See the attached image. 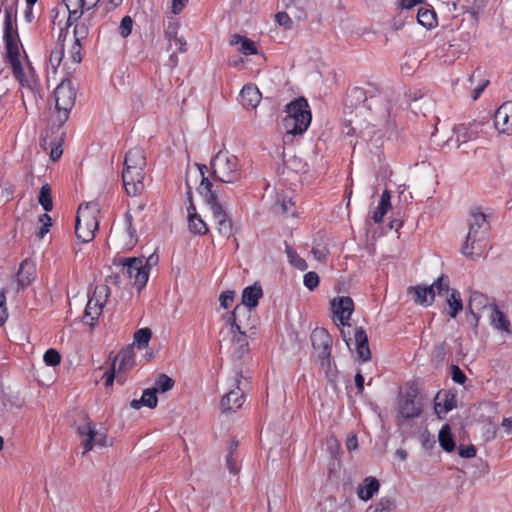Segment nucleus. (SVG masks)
<instances>
[{
  "mask_svg": "<svg viewBox=\"0 0 512 512\" xmlns=\"http://www.w3.org/2000/svg\"><path fill=\"white\" fill-rule=\"evenodd\" d=\"M456 407V398L454 394L449 392H438L435 397V412L441 417V414H446Z\"/></svg>",
  "mask_w": 512,
  "mask_h": 512,
  "instance_id": "b1692460",
  "label": "nucleus"
},
{
  "mask_svg": "<svg viewBox=\"0 0 512 512\" xmlns=\"http://www.w3.org/2000/svg\"><path fill=\"white\" fill-rule=\"evenodd\" d=\"M124 221H125V225H126L125 246L127 248L131 249L136 245V243L138 241L137 231H136L135 227L133 226V217H132L131 213H129V212L125 213Z\"/></svg>",
  "mask_w": 512,
  "mask_h": 512,
  "instance_id": "2f4dec72",
  "label": "nucleus"
},
{
  "mask_svg": "<svg viewBox=\"0 0 512 512\" xmlns=\"http://www.w3.org/2000/svg\"><path fill=\"white\" fill-rule=\"evenodd\" d=\"M152 331L149 328H142L136 331L134 335V342L139 349H144L148 346L151 339Z\"/></svg>",
  "mask_w": 512,
  "mask_h": 512,
  "instance_id": "c03bdc74",
  "label": "nucleus"
},
{
  "mask_svg": "<svg viewBox=\"0 0 512 512\" xmlns=\"http://www.w3.org/2000/svg\"><path fill=\"white\" fill-rule=\"evenodd\" d=\"M110 289L106 285L97 286L94 290L93 296L88 300L84 318H89L91 321L98 319L102 313L104 302L108 298ZM93 325V322H91Z\"/></svg>",
  "mask_w": 512,
  "mask_h": 512,
  "instance_id": "9b49d317",
  "label": "nucleus"
},
{
  "mask_svg": "<svg viewBox=\"0 0 512 512\" xmlns=\"http://www.w3.org/2000/svg\"><path fill=\"white\" fill-rule=\"evenodd\" d=\"M433 105L434 102L429 96H420L419 98H414L412 109L415 112L420 111L423 113V115H425L426 111L432 108Z\"/></svg>",
  "mask_w": 512,
  "mask_h": 512,
  "instance_id": "a18cd8bd",
  "label": "nucleus"
},
{
  "mask_svg": "<svg viewBox=\"0 0 512 512\" xmlns=\"http://www.w3.org/2000/svg\"><path fill=\"white\" fill-rule=\"evenodd\" d=\"M408 293L414 295L416 303L425 306L432 304L435 298V292H433V288H430V286H411L408 288Z\"/></svg>",
  "mask_w": 512,
  "mask_h": 512,
  "instance_id": "393cba45",
  "label": "nucleus"
},
{
  "mask_svg": "<svg viewBox=\"0 0 512 512\" xmlns=\"http://www.w3.org/2000/svg\"><path fill=\"white\" fill-rule=\"evenodd\" d=\"M36 268L32 261L25 259L21 262L17 272L18 286L21 288L27 287L34 280Z\"/></svg>",
  "mask_w": 512,
  "mask_h": 512,
  "instance_id": "4be33fe9",
  "label": "nucleus"
},
{
  "mask_svg": "<svg viewBox=\"0 0 512 512\" xmlns=\"http://www.w3.org/2000/svg\"><path fill=\"white\" fill-rule=\"evenodd\" d=\"M188 226L190 232L198 235H204L208 232V227L199 214L188 217Z\"/></svg>",
  "mask_w": 512,
  "mask_h": 512,
  "instance_id": "ea45409f",
  "label": "nucleus"
},
{
  "mask_svg": "<svg viewBox=\"0 0 512 512\" xmlns=\"http://www.w3.org/2000/svg\"><path fill=\"white\" fill-rule=\"evenodd\" d=\"M451 377L452 380L458 384H464L467 379L464 372L457 365H452Z\"/></svg>",
  "mask_w": 512,
  "mask_h": 512,
  "instance_id": "680f3d73",
  "label": "nucleus"
},
{
  "mask_svg": "<svg viewBox=\"0 0 512 512\" xmlns=\"http://www.w3.org/2000/svg\"><path fill=\"white\" fill-rule=\"evenodd\" d=\"M439 444L446 452H453L455 449V442L453 440L450 427L448 424L444 425L439 432Z\"/></svg>",
  "mask_w": 512,
  "mask_h": 512,
  "instance_id": "e433bc0d",
  "label": "nucleus"
},
{
  "mask_svg": "<svg viewBox=\"0 0 512 512\" xmlns=\"http://www.w3.org/2000/svg\"><path fill=\"white\" fill-rule=\"evenodd\" d=\"M346 101L350 102L351 106L356 105V103L365 102L366 101L365 90L360 87L352 88L347 95Z\"/></svg>",
  "mask_w": 512,
  "mask_h": 512,
  "instance_id": "49530a36",
  "label": "nucleus"
},
{
  "mask_svg": "<svg viewBox=\"0 0 512 512\" xmlns=\"http://www.w3.org/2000/svg\"><path fill=\"white\" fill-rule=\"evenodd\" d=\"M234 300V292L233 291H225L222 292L219 301L222 307L228 308Z\"/></svg>",
  "mask_w": 512,
  "mask_h": 512,
  "instance_id": "69168bd1",
  "label": "nucleus"
},
{
  "mask_svg": "<svg viewBox=\"0 0 512 512\" xmlns=\"http://www.w3.org/2000/svg\"><path fill=\"white\" fill-rule=\"evenodd\" d=\"M229 42L231 45H240V52L246 56L255 55L258 53L255 43L247 37L241 36L239 34H233L230 37Z\"/></svg>",
  "mask_w": 512,
  "mask_h": 512,
  "instance_id": "c85d7f7f",
  "label": "nucleus"
},
{
  "mask_svg": "<svg viewBox=\"0 0 512 512\" xmlns=\"http://www.w3.org/2000/svg\"><path fill=\"white\" fill-rule=\"evenodd\" d=\"M77 432L81 437L83 446V454L91 451L95 446L104 447L107 445V436L95 429L93 423L87 416H83V423L77 426Z\"/></svg>",
  "mask_w": 512,
  "mask_h": 512,
  "instance_id": "1a4fd4ad",
  "label": "nucleus"
},
{
  "mask_svg": "<svg viewBox=\"0 0 512 512\" xmlns=\"http://www.w3.org/2000/svg\"><path fill=\"white\" fill-rule=\"evenodd\" d=\"M186 41L184 38L182 37H177L175 38V40L173 41V52L172 54L170 55V62H171V65L172 66H175L177 65L178 63V58H177V55H176V52H185L186 51Z\"/></svg>",
  "mask_w": 512,
  "mask_h": 512,
  "instance_id": "8fccbe9b",
  "label": "nucleus"
},
{
  "mask_svg": "<svg viewBox=\"0 0 512 512\" xmlns=\"http://www.w3.org/2000/svg\"><path fill=\"white\" fill-rule=\"evenodd\" d=\"M61 37L62 34L59 35V39L55 48L50 52L49 62L53 69H56L61 64L62 58L64 56V44L61 42Z\"/></svg>",
  "mask_w": 512,
  "mask_h": 512,
  "instance_id": "a19ab883",
  "label": "nucleus"
},
{
  "mask_svg": "<svg viewBox=\"0 0 512 512\" xmlns=\"http://www.w3.org/2000/svg\"><path fill=\"white\" fill-rule=\"evenodd\" d=\"M331 307L336 320L343 326H350L349 320L354 311L353 300L348 296L337 297L331 301Z\"/></svg>",
  "mask_w": 512,
  "mask_h": 512,
  "instance_id": "2eb2a0df",
  "label": "nucleus"
},
{
  "mask_svg": "<svg viewBox=\"0 0 512 512\" xmlns=\"http://www.w3.org/2000/svg\"><path fill=\"white\" fill-rule=\"evenodd\" d=\"M430 288H433V292H435V294L437 293L439 295H441L442 292H449L450 288H449L448 277L445 275H441L436 281H434L430 285Z\"/></svg>",
  "mask_w": 512,
  "mask_h": 512,
  "instance_id": "3c124183",
  "label": "nucleus"
},
{
  "mask_svg": "<svg viewBox=\"0 0 512 512\" xmlns=\"http://www.w3.org/2000/svg\"><path fill=\"white\" fill-rule=\"evenodd\" d=\"M211 174L215 180L233 184L242 177L239 159L228 151L220 150L210 162Z\"/></svg>",
  "mask_w": 512,
  "mask_h": 512,
  "instance_id": "20e7f679",
  "label": "nucleus"
},
{
  "mask_svg": "<svg viewBox=\"0 0 512 512\" xmlns=\"http://www.w3.org/2000/svg\"><path fill=\"white\" fill-rule=\"evenodd\" d=\"M287 256H288V259H289V262L291 263V265H293L295 268L301 270V271H304L308 268V265L306 263V261L301 258L297 253L296 251H294L293 249L287 247Z\"/></svg>",
  "mask_w": 512,
  "mask_h": 512,
  "instance_id": "09e8293b",
  "label": "nucleus"
},
{
  "mask_svg": "<svg viewBox=\"0 0 512 512\" xmlns=\"http://www.w3.org/2000/svg\"><path fill=\"white\" fill-rule=\"evenodd\" d=\"M422 412L421 402L417 399V392L414 389L408 390L399 398V414L404 419L419 417Z\"/></svg>",
  "mask_w": 512,
  "mask_h": 512,
  "instance_id": "f8f14e48",
  "label": "nucleus"
},
{
  "mask_svg": "<svg viewBox=\"0 0 512 512\" xmlns=\"http://www.w3.org/2000/svg\"><path fill=\"white\" fill-rule=\"evenodd\" d=\"M133 20L130 16L122 18L119 25V33L123 38L128 37L132 32Z\"/></svg>",
  "mask_w": 512,
  "mask_h": 512,
  "instance_id": "6e6d98bb",
  "label": "nucleus"
},
{
  "mask_svg": "<svg viewBox=\"0 0 512 512\" xmlns=\"http://www.w3.org/2000/svg\"><path fill=\"white\" fill-rule=\"evenodd\" d=\"M483 76V71L479 68H477L473 73L472 75L469 77V81L471 83L474 82V80L476 78L479 79V84L478 86L473 90V93H472V99L473 100H477L481 93L485 90V88L489 85V80L488 79H485V78H482Z\"/></svg>",
  "mask_w": 512,
  "mask_h": 512,
  "instance_id": "4c0bfd02",
  "label": "nucleus"
},
{
  "mask_svg": "<svg viewBox=\"0 0 512 512\" xmlns=\"http://www.w3.org/2000/svg\"><path fill=\"white\" fill-rule=\"evenodd\" d=\"M99 211L100 206L96 201L79 205L76 216L75 233L77 238L83 243H88L94 238L95 231H97L99 227L97 217Z\"/></svg>",
  "mask_w": 512,
  "mask_h": 512,
  "instance_id": "39448f33",
  "label": "nucleus"
},
{
  "mask_svg": "<svg viewBox=\"0 0 512 512\" xmlns=\"http://www.w3.org/2000/svg\"><path fill=\"white\" fill-rule=\"evenodd\" d=\"M236 383V388L226 393L221 399V409L224 412H234L238 410L245 401L244 392L240 388V379L237 378Z\"/></svg>",
  "mask_w": 512,
  "mask_h": 512,
  "instance_id": "a211bd4d",
  "label": "nucleus"
},
{
  "mask_svg": "<svg viewBox=\"0 0 512 512\" xmlns=\"http://www.w3.org/2000/svg\"><path fill=\"white\" fill-rule=\"evenodd\" d=\"M321 363V367L325 371V376L329 383L335 385L338 377V370L336 366L331 361V356H327V358L319 359Z\"/></svg>",
  "mask_w": 512,
  "mask_h": 512,
  "instance_id": "58836bf2",
  "label": "nucleus"
},
{
  "mask_svg": "<svg viewBox=\"0 0 512 512\" xmlns=\"http://www.w3.org/2000/svg\"><path fill=\"white\" fill-rule=\"evenodd\" d=\"M263 296V290L257 283L246 287L242 293V302L240 304L247 307L256 308L259 299Z\"/></svg>",
  "mask_w": 512,
  "mask_h": 512,
  "instance_id": "a878e982",
  "label": "nucleus"
},
{
  "mask_svg": "<svg viewBox=\"0 0 512 512\" xmlns=\"http://www.w3.org/2000/svg\"><path fill=\"white\" fill-rule=\"evenodd\" d=\"M495 128L503 134H512V101L503 103L494 114Z\"/></svg>",
  "mask_w": 512,
  "mask_h": 512,
  "instance_id": "f3484780",
  "label": "nucleus"
},
{
  "mask_svg": "<svg viewBox=\"0 0 512 512\" xmlns=\"http://www.w3.org/2000/svg\"><path fill=\"white\" fill-rule=\"evenodd\" d=\"M379 481L374 477H367L364 480V485L359 486L358 488V496L360 499L367 501L373 497V495L379 489Z\"/></svg>",
  "mask_w": 512,
  "mask_h": 512,
  "instance_id": "7c9ffc66",
  "label": "nucleus"
},
{
  "mask_svg": "<svg viewBox=\"0 0 512 512\" xmlns=\"http://www.w3.org/2000/svg\"><path fill=\"white\" fill-rule=\"evenodd\" d=\"M175 381L166 374H159L155 380V385L152 387L156 392L165 393L174 387Z\"/></svg>",
  "mask_w": 512,
  "mask_h": 512,
  "instance_id": "79ce46f5",
  "label": "nucleus"
},
{
  "mask_svg": "<svg viewBox=\"0 0 512 512\" xmlns=\"http://www.w3.org/2000/svg\"><path fill=\"white\" fill-rule=\"evenodd\" d=\"M71 57L73 62L80 63L81 62V42L75 41L72 49H71Z\"/></svg>",
  "mask_w": 512,
  "mask_h": 512,
  "instance_id": "774afa93",
  "label": "nucleus"
},
{
  "mask_svg": "<svg viewBox=\"0 0 512 512\" xmlns=\"http://www.w3.org/2000/svg\"><path fill=\"white\" fill-rule=\"evenodd\" d=\"M199 193L205 198L215 220L217 231L223 237L233 235L232 219L227 215L226 211L218 201L217 190L213 189V184L208 178H204L198 187Z\"/></svg>",
  "mask_w": 512,
  "mask_h": 512,
  "instance_id": "f03ea898",
  "label": "nucleus"
},
{
  "mask_svg": "<svg viewBox=\"0 0 512 512\" xmlns=\"http://www.w3.org/2000/svg\"><path fill=\"white\" fill-rule=\"evenodd\" d=\"M11 67L14 77L21 86V97L23 102L25 103L26 98L28 100L36 101L37 96H40L42 87L39 79L34 74V71L29 70L28 74H25L20 62V57L18 58L19 72L15 68L16 66L11 65Z\"/></svg>",
  "mask_w": 512,
  "mask_h": 512,
  "instance_id": "6e6552de",
  "label": "nucleus"
},
{
  "mask_svg": "<svg viewBox=\"0 0 512 512\" xmlns=\"http://www.w3.org/2000/svg\"><path fill=\"white\" fill-rule=\"evenodd\" d=\"M177 37V26L175 24H169L165 30V38L169 42L168 50L173 49V41Z\"/></svg>",
  "mask_w": 512,
  "mask_h": 512,
  "instance_id": "052dcab7",
  "label": "nucleus"
},
{
  "mask_svg": "<svg viewBox=\"0 0 512 512\" xmlns=\"http://www.w3.org/2000/svg\"><path fill=\"white\" fill-rule=\"evenodd\" d=\"M469 231L462 246V253L469 258L480 257L486 247L489 223L479 208L470 211Z\"/></svg>",
  "mask_w": 512,
  "mask_h": 512,
  "instance_id": "f257e3e1",
  "label": "nucleus"
},
{
  "mask_svg": "<svg viewBox=\"0 0 512 512\" xmlns=\"http://www.w3.org/2000/svg\"><path fill=\"white\" fill-rule=\"evenodd\" d=\"M355 343L357 357L361 362H366L371 359V352L368 344V337L365 330L359 327L355 331Z\"/></svg>",
  "mask_w": 512,
  "mask_h": 512,
  "instance_id": "412c9836",
  "label": "nucleus"
},
{
  "mask_svg": "<svg viewBox=\"0 0 512 512\" xmlns=\"http://www.w3.org/2000/svg\"><path fill=\"white\" fill-rule=\"evenodd\" d=\"M3 38L6 48V56L10 65L16 66L19 72L18 58L20 57L19 35L16 21V9L13 7L4 8V31Z\"/></svg>",
  "mask_w": 512,
  "mask_h": 512,
  "instance_id": "423d86ee",
  "label": "nucleus"
},
{
  "mask_svg": "<svg viewBox=\"0 0 512 512\" xmlns=\"http://www.w3.org/2000/svg\"><path fill=\"white\" fill-rule=\"evenodd\" d=\"M395 501L390 498H382L373 512H392L395 509Z\"/></svg>",
  "mask_w": 512,
  "mask_h": 512,
  "instance_id": "4d7b16f0",
  "label": "nucleus"
},
{
  "mask_svg": "<svg viewBox=\"0 0 512 512\" xmlns=\"http://www.w3.org/2000/svg\"><path fill=\"white\" fill-rule=\"evenodd\" d=\"M490 305L491 304L489 303L488 297L486 295L478 291L471 292L468 302V309L475 321V327L478 325L480 312L483 309L490 307Z\"/></svg>",
  "mask_w": 512,
  "mask_h": 512,
  "instance_id": "6ab92c4d",
  "label": "nucleus"
},
{
  "mask_svg": "<svg viewBox=\"0 0 512 512\" xmlns=\"http://www.w3.org/2000/svg\"><path fill=\"white\" fill-rule=\"evenodd\" d=\"M287 115L283 119V126L288 134L300 135L304 133L311 123V111L305 98H297L285 107Z\"/></svg>",
  "mask_w": 512,
  "mask_h": 512,
  "instance_id": "7ed1b4c3",
  "label": "nucleus"
},
{
  "mask_svg": "<svg viewBox=\"0 0 512 512\" xmlns=\"http://www.w3.org/2000/svg\"><path fill=\"white\" fill-rule=\"evenodd\" d=\"M43 359L46 365L55 367L60 364L61 355L56 349L50 348L45 352Z\"/></svg>",
  "mask_w": 512,
  "mask_h": 512,
  "instance_id": "603ef678",
  "label": "nucleus"
},
{
  "mask_svg": "<svg viewBox=\"0 0 512 512\" xmlns=\"http://www.w3.org/2000/svg\"><path fill=\"white\" fill-rule=\"evenodd\" d=\"M458 452L462 458H472L476 455V448L474 445H460L458 448Z\"/></svg>",
  "mask_w": 512,
  "mask_h": 512,
  "instance_id": "0e129e2a",
  "label": "nucleus"
},
{
  "mask_svg": "<svg viewBox=\"0 0 512 512\" xmlns=\"http://www.w3.org/2000/svg\"><path fill=\"white\" fill-rule=\"evenodd\" d=\"M311 343L319 359L331 356L332 338L326 329L315 328L311 333Z\"/></svg>",
  "mask_w": 512,
  "mask_h": 512,
  "instance_id": "4468645a",
  "label": "nucleus"
},
{
  "mask_svg": "<svg viewBox=\"0 0 512 512\" xmlns=\"http://www.w3.org/2000/svg\"><path fill=\"white\" fill-rule=\"evenodd\" d=\"M55 107L59 126L63 125L75 105L76 89L69 79L62 80L54 90Z\"/></svg>",
  "mask_w": 512,
  "mask_h": 512,
  "instance_id": "0eeeda50",
  "label": "nucleus"
},
{
  "mask_svg": "<svg viewBox=\"0 0 512 512\" xmlns=\"http://www.w3.org/2000/svg\"><path fill=\"white\" fill-rule=\"evenodd\" d=\"M276 22L286 30H290L293 28V21L291 17L286 12H278L275 15Z\"/></svg>",
  "mask_w": 512,
  "mask_h": 512,
  "instance_id": "13d9d810",
  "label": "nucleus"
},
{
  "mask_svg": "<svg viewBox=\"0 0 512 512\" xmlns=\"http://www.w3.org/2000/svg\"><path fill=\"white\" fill-rule=\"evenodd\" d=\"M261 93L255 85H245L240 91L239 101L246 109H254L260 103Z\"/></svg>",
  "mask_w": 512,
  "mask_h": 512,
  "instance_id": "aec40b11",
  "label": "nucleus"
},
{
  "mask_svg": "<svg viewBox=\"0 0 512 512\" xmlns=\"http://www.w3.org/2000/svg\"><path fill=\"white\" fill-rule=\"evenodd\" d=\"M453 132L456 136L455 146L458 148L461 144L476 137V133L464 124H460L453 128Z\"/></svg>",
  "mask_w": 512,
  "mask_h": 512,
  "instance_id": "473e14b6",
  "label": "nucleus"
},
{
  "mask_svg": "<svg viewBox=\"0 0 512 512\" xmlns=\"http://www.w3.org/2000/svg\"><path fill=\"white\" fill-rule=\"evenodd\" d=\"M122 274L138 289H142L149 278V271L144 265V257L127 258L123 262Z\"/></svg>",
  "mask_w": 512,
  "mask_h": 512,
  "instance_id": "9d476101",
  "label": "nucleus"
},
{
  "mask_svg": "<svg viewBox=\"0 0 512 512\" xmlns=\"http://www.w3.org/2000/svg\"><path fill=\"white\" fill-rule=\"evenodd\" d=\"M450 307L449 316L455 318L463 309L462 299L460 293L456 289H452L449 297L446 300Z\"/></svg>",
  "mask_w": 512,
  "mask_h": 512,
  "instance_id": "c9c22d12",
  "label": "nucleus"
},
{
  "mask_svg": "<svg viewBox=\"0 0 512 512\" xmlns=\"http://www.w3.org/2000/svg\"><path fill=\"white\" fill-rule=\"evenodd\" d=\"M232 343L235 346L234 353L237 354L238 357H242L245 353L248 352V341L246 335V329L242 330H232Z\"/></svg>",
  "mask_w": 512,
  "mask_h": 512,
  "instance_id": "c756f323",
  "label": "nucleus"
},
{
  "mask_svg": "<svg viewBox=\"0 0 512 512\" xmlns=\"http://www.w3.org/2000/svg\"><path fill=\"white\" fill-rule=\"evenodd\" d=\"M146 157L144 151L139 148H131L125 155L123 169H145Z\"/></svg>",
  "mask_w": 512,
  "mask_h": 512,
  "instance_id": "5701e85b",
  "label": "nucleus"
},
{
  "mask_svg": "<svg viewBox=\"0 0 512 512\" xmlns=\"http://www.w3.org/2000/svg\"><path fill=\"white\" fill-rule=\"evenodd\" d=\"M73 33L75 41L81 42L82 40H85L89 34L88 25L84 22L76 23Z\"/></svg>",
  "mask_w": 512,
  "mask_h": 512,
  "instance_id": "5fc2aeb1",
  "label": "nucleus"
},
{
  "mask_svg": "<svg viewBox=\"0 0 512 512\" xmlns=\"http://www.w3.org/2000/svg\"><path fill=\"white\" fill-rule=\"evenodd\" d=\"M40 146L44 151L50 150L49 155H50V159L53 162H56L57 160H59L63 154L62 138L61 137L55 138V139L43 138L41 140Z\"/></svg>",
  "mask_w": 512,
  "mask_h": 512,
  "instance_id": "bb28decb",
  "label": "nucleus"
},
{
  "mask_svg": "<svg viewBox=\"0 0 512 512\" xmlns=\"http://www.w3.org/2000/svg\"><path fill=\"white\" fill-rule=\"evenodd\" d=\"M85 10H86V8H80V9L75 8L72 10H67L68 11L67 25L71 26L74 22H77L81 18V16L83 15Z\"/></svg>",
  "mask_w": 512,
  "mask_h": 512,
  "instance_id": "e2e57ef3",
  "label": "nucleus"
},
{
  "mask_svg": "<svg viewBox=\"0 0 512 512\" xmlns=\"http://www.w3.org/2000/svg\"><path fill=\"white\" fill-rule=\"evenodd\" d=\"M448 345L447 343L441 342L440 344L436 345L433 349V355L435 358L439 360H443L446 353H447Z\"/></svg>",
  "mask_w": 512,
  "mask_h": 512,
  "instance_id": "338daca9",
  "label": "nucleus"
},
{
  "mask_svg": "<svg viewBox=\"0 0 512 512\" xmlns=\"http://www.w3.org/2000/svg\"><path fill=\"white\" fill-rule=\"evenodd\" d=\"M144 177V169H123L122 180L127 195L137 196L143 192Z\"/></svg>",
  "mask_w": 512,
  "mask_h": 512,
  "instance_id": "ddd939ff",
  "label": "nucleus"
},
{
  "mask_svg": "<svg viewBox=\"0 0 512 512\" xmlns=\"http://www.w3.org/2000/svg\"><path fill=\"white\" fill-rule=\"evenodd\" d=\"M251 307L237 304L234 310L225 316V321L232 330H242L249 327V320L252 312Z\"/></svg>",
  "mask_w": 512,
  "mask_h": 512,
  "instance_id": "dca6fc26",
  "label": "nucleus"
},
{
  "mask_svg": "<svg viewBox=\"0 0 512 512\" xmlns=\"http://www.w3.org/2000/svg\"><path fill=\"white\" fill-rule=\"evenodd\" d=\"M156 394L157 392L153 388H148L144 390L141 397V402L143 403V405L151 409L155 408L158 403Z\"/></svg>",
  "mask_w": 512,
  "mask_h": 512,
  "instance_id": "de8ad7c7",
  "label": "nucleus"
},
{
  "mask_svg": "<svg viewBox=\"0 0 512 512\" xmlns=\"http://www.w3.org/2000/svg\"><path fill=\"white\" fill-rule=\"evenodd\" d=\"M319 282L320 278L318 274L313 271L307 272L303 277V283L305 287L311 291L318 287Z\"/></svg>",
  "mask_w": 512,
  "mask_h": 512,
  "instance_id": "864d4df0",
  "label": "nucleus"
},
{
  "mask_svg": "<svg viewBox=\"0 0 512 512\" xmlns=\"http://www.w3.org/2000/svg\"><path fill=\"white\" fill-rule=\"evenodd\" d=\"M38 201L46 212H49L53 208V202L51 197V188L48 184H44L39 192Z\"/></svg>",
  "mask_w": 512,
  "mask_h": 512,
  "instance_id": "37998d69",
  "label": "nucleus"
},
{
  "mask_svg": "<svg viewBox=\"0 0 512 512\" xmlns=\"http://www.w3.org/2000/svg\"><path fill=\"white\" fill-rule=\"evenodd\" d=\"M490 309L491 325L498 330L510 332V321L507 319L506 315L501 310H499L495 304L490 305Z\"/></svg>",
  "mask_w": 512,
  "mask_h": 512,
  "instance_id": "cd10ccee",
  "label": "nucleus"
},
{
  "mask_svg": "<svg viewBox=\"0 0 512 512\" xmlns=\"http://www.w3.org/2000/svg\"><path fill=\"white\" fill-rule=\"evenodd\" d=\"M417 20L425 28H433L437 24L436 13L428 8L418 9Z\"/></svg>",
  "mask_w": 512,
  "mask_h": 512,
  "instance_id": "72a5a7b5",
  "label": "nucleus"
},
{
  "mask_svg": "<svg viewBox=\"0 0 512 512\" xmlns=\"http://www.w3.org/2000/svg\"><path fill=\"white\" fill-rule=\"evenodd\" d=\"M226 466L230 473L236 475L240 471V467L238 465V460L235 455H233V451H229V454L226 457Z\"/></svg>",
  "mask_w": 512,
  "mask_h": 512,
  "instance_id": "bf43d9fd",
  "label": "nucleus"
},
{
  "mask_svg": "<svg viewBox=\"0 0 512 512\" xmlns=\"http://www.w3.org/2000/svg\"><path fill=\"white\" fill-rule=\"evenodd\" d=\"M117 360H119V370L131 369L135 364L133 348L127 347L121 350L115 358V361Z\"/></svg>",
  "mask_w": 512,
  "mask_h": 512,
  "instance_id": "f704fd0d",
  "label": "nucleus"
}]
</instances>
